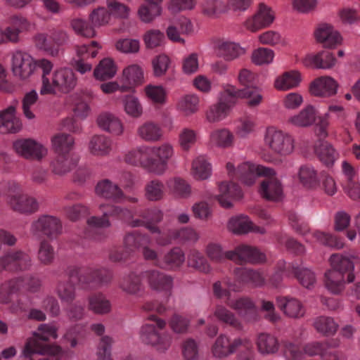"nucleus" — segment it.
Masks as SVG:
<instances>
[{
    "label": "nucleus",
    "instance_id": "42",
    "mask_svg": "<svg viewBox=\"0 0 360 360\" xmlns=\"http://www.w3.org/2000/svg\"><path fill=\"white\" fill-rule=\"evenodd\" d=\"M185 261V255L180 248H173L167 252L162 261L157 262V266L168 270H176L179 269Z\"/></svg>",
    "mask_w": 360,
    "mask_h": 360
},
{
    "label": "nucleus",
    "instance_id": "63",
    "mask_svg": "<svg viewBox=\"0 0 360 360\" xmlns=\"http://www.w3.org/2000/svg\"><path fill=\"white\" fill-rule=\"evenodd\" d=\"M34 44L37 49L45 51L51 56H58L60 49L53 44L51 35L40 33L34 37Z\"/></svg>",
    "mask_w": 360,
    "mask_h": 360
},
{
    "label": "nucleus",
    "instance_id": "64",
    "mask_svg": "<svg viewBox=\"0 0 360 360\" xmlns=\"http://www.w3.org/2000/svg\"><path fill=\"white\" fill-rule=\"evenodd\" d=\"M316 119L315 109L308 105L300 112L290 117V122L298 127H307L312 124Z\"/></svg>",
    "mask_w": 360,
    "mask_h": 360
},
{
    "label": "nucleus",
    "instance_id": "16",
    "mask_svg": "<svg viewBox=\"0 0 360 360\" xmlns=\"http://www.w3.org/2000/svg\"><path fill=\"white\" fill-rule=\"evenodd\" d=\"M234 275L236 281L232 282L229 280L226 282V285L229 288V290L235 292L241 290L243 284L250 283L253 285L259 286L264 282L262 275L252 269L238 267L234 270Z\"/></svg>",
    "mask_w": 360,
    "mask_h": 360
},
{
    "label": "nucleus",
    "instance_id": "56",
    "mask_svg": "<svg viewBox=\"0 0 360 360\" xmlns=\"http://www.w3.org/2000/svg\"><path fill=\"white\" fill-rule=\"evenodd\" d=\"M217 319L236 330L243 329V325L235 314L222 305H217L214 312Z\"/></svg>",
    "mask_w": 360,
    "mask_h": 360
},
{
    "label": "nucleus",
    "instance_id": "33",
    "mask_svg": "<svg viewBox=\"0 0 360 360\" xmlns=\"http://www.w3.org/2000/svg\"><path fill=\"white\" fill-rule=\"evenodd\" d=\"M315 37L326 48L335 47L342 41L339 32L328 24L321 25L315 32Z\"/></svg>",
    "mask_w": 360,
    "mask_h": 360
},
{
    "label": "nucleus",
    "instance_id": "26",
    "mask_svg": "<svg viewBox=\"0 0 360 360\" xmlns=\"http://www.w3.org/2000/svg\"><path fill=\"white\" fill-rule=\"evenodd\" d=\"M219 193L216 195L219 203L225 208L231 207V200L240 199L242 197V190L240 186L232 181H224L219 185Z\"/></svg>",
    "mask_w": 360,
    "mask_h": 360
},
{
    "label": "nucleus",
    "instance_id": "36",
    "mask_svg": "<svg viewBox=\"0 0 360 360\" xmlns=\"http://www.w3.org/2000/svg\"><path fill=\"white\" fill-rule=\"evenodd\" d=\"M15 108L9 106L0 112L1 129L4 133H17L22 127L20 120L15 115Z\"/></svg>",
    "mask_w": 360,
    "mask_h": 360
},
{
    "label": "nucleus",
    "instance_id": "11",
    "mask_svg": "<svg viewBox=\"0 0 360 360\" xmlns=\"http://www.w3.org/2000/svg\"><path fill=\"white\" fill-rule=\"evenodd\" d=\"M251 347L252 342L247 338L231 339L226 335L221 334L216 339L211 350L214 357L224 359L240 349H249Z\"/></svg>",
    "mask_w": 360,
    "mask_h": 360
},
{
    "label": "nucleus",
    "instance_id": "49",
    "mask_svg": "<svg viewBox=\"0 0 360 360\" xmlns=\"http://www.w3.org/2000/svg\"><path fill=\"white\" fill-rule=\"evenodd\" d=\"M39 69L41 71V87L40 89V94L43 91H50V80L51 79L52 73L51 71L53 68V65L51 61L46 58H41L34 60V70L36 68Z\"/></svg>",
    "mask_w": 360,
    "mask_h": 360
},
{
    "label": "nucleus",
    "instance_id": "14",
    "mask_svg": "<svg viewBox=\"0 0 360 360\" xmlns=\"http://www.w3.org/2000/svg\"><path fill=\"white\" fill-rule=\"evenodd\" d=\"M77 84V79L73 71L70 68H60L56 69L50 80L51 90L43 91L41 95L54 94L56 91L68 93L73 89Z\"/></svg>",
    "mask_w": 360,
    "mask_h": 360
},
{
    "label": "nucleus",
    "instance_id": "10",
    "mask_svg": "<svg viewBox=\"0 0 360 360\" xmlns=\"http://www.w3.org/2000/svg\"><path fill=\"white\" fill-rule=\"evenodd\" d=\"M8 202L13 210L20 213L32 214L39 209L37 200L23 194L20 184L15 182L8 184Z\"/></svg>",
    "mask_w": 360,
    "mask_h": 360
},
{
    "label": "nucleus",
    "instance_id": "55",
    "mask_svg": "<svg viewBox=\"0 0 360 360\" xmlns=\"http://www.w3.org/2000/svg\"><path fill=\"white\" fill-rule=\"evenodd\" d=\"M316 330L324 336L333 335L338 330V325L335 320L329 316H319L314 321Z\"/></svg>",
    "mask_w": 360,
    "mask_h": 360
},
{
    "label": "nucleus",
    "instance_id": "23",
    "mask_svg": "<svg viewBox=\"0 0 360 360\" xmlns=\"http://www.w3.org/2000/svg\"><path fill=\"white\" fill-rule=\"evenodd\" d=\"M95 193L98 197L115 203L123 202V198H125V193L120 186L108 179H102L96 184Z\"/></svg>",
    "mask_w": 360,
    "mask_h": 360
},
{
    "label": "nucleus",
    "instance_id": "43",
    "mask_svg": "<svg viewBox=\"0 0 360 360\" xmlns=\"http://www.w3.org/2000/svg\"><path fill=\"white\" fill-rule=\"evenodd\" d=\"M256 344L262 354H276L280 347L278 338L272 334L261 333L257 335Z\"/></svg>",
    "mask_w": 360,
    "mask_h": 360
},
{
    "label": "nucleus",
    "instance_id": "22",
    "mask_svg": "<svg viewBox=\"0 0 360 360\" xmlns=\"http://www.w3.org/2000/svg\"><path fill=\"white\" fill-rule=\"evenodd\" d=\"M98 127L113 136L120 137L125 133V127L122 120L115 114L104 112L96 120Z\"/></svg>",
    "mask_w": 360,
    "mask_h": 360
},
{
    "label": "nucleus",
    "instance_id": "30",
    "mask_svg": "<svg viewBox=\"0 0 360 360\" xmlns=\"http://www.w3.org/2000/svg\"><path fill=\"white\" fill-rule=\"evenodd\" d=\"M338 83L329 76H322L316 79L310 86L311 94L316 96L329 97L337 92Z\"/></svg>",
    "mask_w": 360,
    "mask_h": 360
},
{
    "label": "nucleus",
    "instance_id": "41",
    "mask_svg": "<svg viewBox=\"0 0 360 360\" xmlns=\"http://www.w3.org/2000/svg\"><path fill=\"white\" fill-rule=\"evenodd\" d=\"M87 301L89 310L95 314L104 315L111 311V302L102 292H95L90 295Z\"/></svg>",
    "mask_w": 360,
    "mask_h": 360
},
{
    "label": "nucleus",
    "instance_id": "35",
    "mask_svg": "<svg viewBox=\"0 0 360 360\" xmlns=\"http://www.w3.org/2000/svg\"><path fill=\"white\" fill-rule=\"evenodd\" d=\"M77 164V160L72 154H56L50 163L51 172L63 176L70 172Z\"/></svg>",
    "mask_w": 360,
    "mask_h": 360
},
{
    "label": "nucleus",
    "instance_id": "46",
    "mask_svg": "<svg viewBox=\"0 0 360 360\" xmlns=\"http://www.w3.org/2000/svg\"><path fill=\"white\" fill-rule=\"evenodd\" d=\"M210 141L212 145L226 148L233 146L234 135L226 128L215 129L210 134Z\"/></svg>",
    "mask_w": 360,
    "mask_h": 360
},
{
    "label": "nucleus",
    "instance_id": "60",
    "mask_svg": "<svg viewBox=\"0 0 360 360\" xmlns=\"http://www.w3.org/2000/svg\"><path fill=\"white\" fill-rule=\"evenodd\" d=\"M298 179L300 182L307 188H313L319 182L317 171L309 165H302L300 167Z\"/></svg>",
    "mask_w": 360,
    "mask_h": 360
},
{
    "label": "nucleus",
    "instance_id": "28",
    "mask_svg": "<svg viewBox=\"0 0 360 360\" xmlns=\"http://www.w3.org/2000/svg\"><path fill=\"white\" fill-rule=\"evenodd\" d=\"M229 229L237 234L254 232L259 234L265 233V229L254 224L248 216L239 215L230 219L228 224Z\"/></svg>",
    "mask_w": 360,
    "mask_h": 360
},
{
    "label": "nucleus",
    "instance_id": "29",
    "mask_svg": "<svg viewBox=\"0 0 360 360\" xmlns=\"http://www.w3.org/2000/svg\"><path fill=\"white\" fill-rule=\"evenodd\" d=\"M151 289L158 291H169L173 286V278L158 270H148L143 273Z\"/></svg>",
    "mask_w": 360,
    "mask_h": 360
},
{
    "label": "nucleus",
    "instance_id": "52",
    "mask_svg": "<svg viewBox=\"0 0 360 360\" xmlns=\"http://www.w3.org/2000/svg\"><path fill=\"white\" fill-rule=\"evenodd\" d=\"M56 292L62 302L72 303L76 297L75 284L71 281H58Z\"/></svg>",
    "mask_w": 360,
    "mask_h": 360
},
{
    "label": "nucleus",
    "instance_id": "38",
    "mask_svg": "<svg viewBox=\"0 0 360 360\" xmlns=\"http://www.w3.org/2000/svg\"><path fill=\"white\" fill-rule=\"evenodd\" d=\"M150 243V237L138 230L127 232L123 238L124 247L128 248L131 254L136 250L142 249L143 246L148 245Z\"/></svg>",
    "mask_w": 360,
    "mask_h": 360
},
{
    "label": "nucleus",
    "instance_id": "57",
    "mask_svg": "<svg viewBox=\"0 0 360 360\" xmlns=\"http://www.w3.org/2000/svg\"><path fill=\"white\" fill-rule=\"evenodd\" d=\"M292 274L304 288H309L316 282V276L309 269L300 267L292 263L291 266Z\"/></svg>",
    "mask_w": 360,
    "mask_h": 360
},
{
    "label": "nucleus",
    "instance_id": "19",
    "mask_svg": "<svg viewBox=\"0 0 360 360\" xmlns=\"http://www.w3.org/2000/svg\"><path fill=\"white\" fill-rule=\"evenodd\" d=\"M15 151L25 159L40 160L47 154V149L31 139H18L13 143Z\"/></svg>",
    "mask_w": 360,
    "mask_h": 360
},
{
    "label": "nucleus",
    "instance_id": "6",
    "mask_svg": "<svg viewBox=\"0 0 360 360\" xmlns=\"http://www.w3.org/2000/svg\"><path fill=\"white\" fill-rule=\"evenodd\" d=\"M30 234L38 240L57 239L63 233V223L60 218L50 214L40 215L30 228Z\"/></svg>",
    "mask_w": 360,
    "mask_h": 360
},
{
    "label": "nucleus",
    "instance_id": "58",
    "mask_svg": "<svg viewBox=\"0 0 360 360\" xmlns=\"http://www.w3.org/2000/svg\"><path fill=\"white\" fill-rule=\"evenodd\" d=\"M117 71L113 60L106 58L100 61L94 71V75L97 79L106 80L114 77Z\"/></svg>",
    "mask_w": 360,
    "mask_h": 360
},
{
    "label": "nucleus",
    "instance_id": "15",
    "mask_svg": "<svg viewBox=\"0 0 360 360\" xmlns=\"http://www.w3.org/2000/svg\"><path fill=\"white\" fill-rule=\"evenodd\" d=\"M173 153V148L169 143L149 147L150 172L158 175L163 174L167 167L168 160Z\"/></svg>",
    "mask_w": 360,
    "mask_h": 360
},
{
    "label": "nucleus",
    "instance_id": "17",
    "mask_svg": "<svg viewBox=\"0 0 360 360\" xmlns=\"http://www.w3.org/2000/svg\"><path fill=\"white\" fill-rule=\"evenodd\" d=\"M134 215L141 219H134L129 221V226L131 227L145 226L151 233L159 231V227L155 225L160 222L163 218V212L158 207L144 209L136 212Z\"/></svg>",
    "mask_w": 360,
    "mask_h": 360
},
{
    "label": "nucleus",
    "instance_id": "47",
    "mask_svg": "<svg viewBox=\"0 0 360 360\" xmlns=\"http://www.w3.org/2000/svg\"><path fill=\"white\" fill-rule=\"evenodd\" d=\"M17 281V289L30 293H35L39 291L41 286V280L34 274H26L13 278Z\"/></svg>",
    "mask_w": 360,
    "mask_h": 360
},
{
    "label": "nucleus",
    "instance_id": "53",
    "mask_svg": "<svg viewBox=\"0 0 360 360\" xmlns=\"http://www.w3.org/2000/svg\"><path fill=\"white\" fill-rule=\"evenodd\" d=\"M314 150L320 161L327 166L332 165L338 158V153L328 142H320Z\"/></svg>",
    "mask_w": 360,
    "mask_h": 360
},
{
    "label": "nucleus",
    "instance_id": "37",
    "mask_svg": "<svg viewBox=\"0 0 360 360\" xmlns=\"http://www.w3.org/2000/svg\"><path fill=\"white\" fill-rule=\"evenodd\" d=\"M9 26L6 27L8 41L17 42L20 33L29 30L30 23L27 19L20 15H14L8 20Z\"/></svg>",
    "mask_w": 360,
    "mask_h": 360
},
{
    "label": "nucleus",
    "instance_id": "62",
    "mask_svg": "<svg viewBox=\"0 0 360 360\" xmlns=\"http://www.w3.org/2000/svg\"><path fill=\"white\" fill-rule=\"evenodd\" d=\"M199 98L195 94H188L180 98L177 103V109L188 116L197 112L199 110Z\"/></svg>",
    "mask_w": 360,
    "mask_h": 360
},
{
    "label": "nucleus",
    "instance_id": "9",
    "mask_svg": "<svg viewBox=\"0 0 360 360\" xmlns=\"http://www.w3.org/2000/svg\"><path fill=\"white\" fill-rule=\"evenodd\" d=\"M264 141L266 146L281 156L290 155L295 148L293 137L274 127L266 129Z\"/></svg>",
    "mask_w": 360,
    "mask_h": 360
},
{
    "label": "nucleus",
    "instance_id": "18",
    "mask_svg": "<svg viewBox=\"0 0 360 360\" xmlns=\"http://www.w3.org/2000/svg\"><path fill=\"white\" fill-rule=\"evenodd\" d=\"M227 256L229 260L240 264L247 262L260 263L266 259L265 255L257 248L244 244L237 246L233 250L228 251Z\"/></svg>",
    "mask_w": 360,
    "mask_h": 360
},
{
    "label": "nucleus",
    "instance_id": "44",
    "mask_svg": "<svg viewBox=\"0 0 360 360\" xmlns=\"http://www.w3.org/2000/svg\"><path fill=\"white\" fill-rule=\"evenodd\" d=\"M145 1L146 3L139 8L138 15L141 21L149 23L160 15L162 0H145Z\"/></svg>",
    "mask_w": 360,
    "mask_h": 360
},
{
    "label": "nucleus",
    "instance_id": "7",
    "mask_svg": "<svg viewBox=\"0 0 360 360\" xmlns=\"http://www.w3.org/2000/svg\"><path fill=\"white\" fill-rule=\"evenodd\" d=\"M242 95L233 87H226L217 103L210 105L205 111V119L210 123L219 122L225 119L235 105L237 96Z\"/></svg>",
    "mask_w": 360,
    "mask_h": 360
},
{
    "label": "nucleus",
    "instance_id": "54",
    "mask_svg": "<svg viewBox=\"0 0 360 360\" xmlns=\"http://www.w3.org/2000/svg\"><path fill=\"white\" fill-rule=\"evenodd\" d=\"M218 54L226 60H232L244 53V50L237 44L228 41H219Z\"/></svg>",
    "mask_w": 360,
    "mask_h": 360
},
{
    "label": "nucleus",
    "instance_id": "5",
    "mask_svg": "<svg viewBox=\"0 0 360 360\" xmlns=\"http://www.w3.org/2000/svg\"><path fill=\"white\" fill-rule=\"evenodd\" d=\"M148 320L151 323H145L141 328V341L155 347L159 352H165L169 349L172 341L171 335L165 330V321L153 314L148 316Z\"/></svg>",
    "mask_w": 360,
    "mask_h": 360
},
{
    "label": "nucleus",
    "instance_id": "24",
    "mask_svg": "<svg viewBox=\"0 0 360 360\" xmlns=\"http://www.w3.org/2000/svg\"><path fill=\"white\" fill-rule=\"evenodd\" d=\"M226 304L248 321L256 319L257 308L253 301L248 297H240L237 299L228 298Z\"/></svg>",
    "mask_w": 360,
    "mask_h": 360
},
{
    "label": "nucleus",
    "instance_id": "20",
    "mask_svg": "<svg viewBox=\"0 0 360 360\" xmlns=\"http://www.w3.org/2000/svg\"><path fill=\"white\" fill-rule=\"evenodd\" d=\"M12 70L21 79L30 77L34 71V59L23 51H15L12 56Z\"/></svg>",
    "mask_w": 360,
    "mask_h": 360
},
{
    "label": "nucleus",
    "instance_id": "2",
    "mask_svg": "<svg viewBox=\"0 0 360 360\" xmlns=\"http://www.w3.org/2000/svg\"><path fill=\"white\" fill-rule=\"evenodd\" d=\"M102 216H93L87 219L88 228L85 236L95 241H101L107 238L108 233L103 229L111 226L110 218L129 221L134 218V211L131 209L117 205L116 203L103 202L98 206Z\"/></svg>",
    "mask_w": 360,
    "mask_h": 360
},
{
    "label": "nucleus",
    "instance_id": "45",
    "mask_svg": "<svg viewBox=\"0 0 360 360\" xmlns=\"http://www.w3.org/2000/svg\"><path fill=\"white\" fill-rule=\"evenodd\" d=\"M51 143L56 154H71L75 140L70 134L60 132L51 138Z\"/></svg>",
    "mask_w": 360,
    "mask_h": 360
},
{
    "label": "nucleus",
    "instance_id": "32",
    "mask_svg": "<svg viewBox=\"0 0 360 360\" xmlns=\"http://www.w3.org/2000/svg\"><path fill=\"white\" fill-rule=\"evenodd\" d=\"M124 161L133 166H141L150 172L149 147L140 146L129 150L124 157Z\"/></svg>",
    "mask_w": 360,
    "mask_h": 360
},
{
    "label": "nucleus",
    "instance_id": "51",
    "mask_svg": "<svg viewBox=\"0 0 360 360\" xmlns=\"http://www.w3.org/2000/svg\"><path fill=\"white\" fill-rule=\"evenodd\" d=\"M212 167L205 156L200 155L192 162L191 174L195 179L204 180L211 175Z\"/></svg>",
    "mask_w": 360,
    "mask_h": 360
},
{
    "label": "nucleus",
    "instance_id": "39",
    "mask_svg": "<svg viewBox=\"0 0 360 360\" xmlns=\"http://www.w3.org/2000/svg\"><path fill=\"white\" fill-rule=\"evenodd\" d=\"M192 29L191 21L185 17H181L167 27V34L171 41L184 44V39L180 37V34H188Z\"/></svg>",
    "mask_w": 360,
    "mask_h": 360
},
{
    "label": "nucleus",
    "instance_id": "40",
    "mask_svg": "<svg viewBox=\"0 0 360 360\" xmlns=\"http://www.w3.org/2000/svg\"><path fill=\"white\" fill-rule=\"evenodd\" d=\"M143 78V72L139 65H129L123 70V84L121 90L122 91L131 90L135 86L142 82Z\"/></svg>",
    "mask_w": 360,
    "mask_h": 360
},
{
    "label": "nucleus",
    "instance_id": "59",
    "mask_svg": "<svg viewBox=\"0 0 360 360\" xmlns=\"http://www.w3.org/2000/svg\"><path fill=\"white\" fill-rule=\"evenodd\" d=\"M56 251L53 246L46 239L41 240L37 252L38 261L43 265H51L55 260Z\"/></svg>",
    "mask_w": 360,
    "mask_h": 360
},
{
    "label": "nucleus",
    "instance_id": "1",
    "mask_svg": "<svg viewBox=\"0 0 360 360\" xmlns=\"http://www.w3.org/2000/svg\"><path fill=\"white\" fill-rule=\"evenodd\" d=\"M228 174L232 179L239 180L244 184L251 186L258 176H264L261 182V195L269 200H278L283 194L280 181L276 176L275 171L269 167L250 162H243L236 169L231 162L226 164Z\"/></svg>",
    "mask_w": 360,
    "mask_h": 360
},
{
    "label": "nucleus",
    "instance_id": "13",
    "mask_svg": "<svg viewBox=\"0 0 360 360\" xmlns=\"http://www.w3.org/2000/svg\"><path fill=\"white\" fill-rule=\"evenodd\" d=\"M285 354L288 360H306L304 355L309 356H320L321 358L326 354L329 345L327 342H311L306 344L302 349L298 345L290 341L283 342Z\"/></svg>",
    "mask_w": 360,
    "mask_h": 360
},
{
    "label": "nucleus",
    "instance_id": "61",
    "mask_svg": "<svg viewBox=\"0 0 360 360\" xmlns=\"http://www.w3.org/2000/svg\"><path fill=\"white\" fill-rule=\"evenodd\" d=\"M163 183L158 179L148 182L144 188L145 197L149 201L161 200L165 193Z\"/></svg>",
    "mask_w": 360,
    "mask_h": 360
},
{
    "label": "nucleus",
    "instance_id": "12",
    "mask_svg": "<svg viewBox=\"0 0 360 360\" xmlns=\"http://www.w3.org/2000/svg\"><path fill=\"white\" fill-rule=\"evenodd\" d=\"M255 74L247 69L240 70L238 75V82L244 88L238 89L236 86L229 85L226 87H233L237 91L242 93V95L237 96L238 98H246L247 104L250 107L258 105L262 101V96L258 88L255 86Z\"/></svg>",
    "mask_w": 360,
    "mask_h": 360
},
{
    "label": "nucleus",
    "instance_id": "25",
    "mask_svg": "<svg viewBox=\"0 0 360 360\" xmlns=\"http://www.w3.org/2000/svg\"><path fill=\"white\" fill-rule=\"evenodd\" d=\"M278 307L283 314L291 319H300L306 313L303 304L297 298L290 297H278L276 298Z\"/></svg>",
    "mask_w": 360,
    "mask_h": 360
},
{
    "label": "nucleus",
    "instance_id": "48",
    "mask_svg": "<svg viewBox=\"0 0 360 360\" xmlns=\"http://www.w3.org/2000/svg\"><path fill=\"white\" fill-rule=\"evenodd\" d=\"M139 136L146 141L155 142L159 141L162 131L160 127L153 122H146L137 129Z\"/></svg>",
    "mask_w": 360,
    "mask_h": 360
},
{
    "label": "nucleus",
    "instance_id": "50",
    "mask_svg": "<svg viewBox=\"0 0 360 360\" xmlns=\"http://www.w3.org/2000/svg\"><path fill=\"white\" fill-rule=\"evenodd\" d=\"M301 82L299 72L292 70L284 72L275 81V86L278 90L286 91L298 86Z\"/></svg>",
    "mask_w": 360,
    "mask_h": 360
},
{
    "label": "nucleus",
    "instance_id": "8",
    "mask_svg": "<svg viewBox=\"0 0 360 360\" xmlns=\"http://www.w3.org/2000/svg\"><path fill=\"white\" fill-rule=\"evenodd\" d=\"M32 266V257L26 251L13 249L0 256V274L4 271L11 273L27 271Z\"/></svg>",
    "mask_w": 360,
    "mask_h": 360
},
{
    "label": "nucleus",
    "instance_id": "31",
    "mask_svg": "<svg viewBox=\"0 0 360 360\" xmlns=\"http://www.w3.org/2000/svg\"><path fill=\"white\" fill-rule=\"evenodd\" d=\"M88 149L94 156L107 157L112 150V140L104 134L94 135L89 142Z\"/></svg>",
    "mask_w": 360,
    "mask_h": 360
},
{
    "label": "nucleus",
    "instance_id": "21",
    "mask_svg": "<svg viewBox=\"0 0 360 360\" xmlns=\"http://www.w3.org/2000/svg\"><path fill=\"white\" fill-rule=\"evenodd\" d=\"M118 287L126 295L135 297H141L145 291L141 276L134 271L120 278Z\"/></svg>",
    "mask_w": 360,
    "mask_h": 360
},
{
    "label": "nucleus",
    "instance_id": "3",
    "mask_svg": "<svg viewBox=\"0 0 360 360\" xmlns=\"http://www.w3.org/2000/svg\"><path fill=\"white\" fill-rule=\"evenodd\" d=\"M358 258L353 255L333 254L330 257L331 269L325 273V286L333 294L340 293L345 288L346 281L345 275L347 274V283L354 281L353 273L354 263Z\"/></svg>",
    "mask_w": 360,
    "mask_h": 360
},
{
    "label": "nucleus",
    "instance_id": "27",
    "mask_svg": "<svg viewBox=\"0 0 360 360\" xmlns=\"http://www.w3.org/2000/svg\"><path fill=\"white\" fill-rule=\"evenodd\" d=\"M274 20V14L271 9L265 4H260L257 13L246 21L245 25L249 30L256 32L270 25Z\"/></svg>",
    "mask_w": 360,
    "mask_h": 360
},
{
    "label": "nucleus",
    "instance_id": "34",
    "mask_svg": "<svg viewBox=\"0 0 360 360\" xmlns=\"http://www.w3.org/2000/svg\"><path fill=\"white\" fill-rule=\"evenodd\" d=\"M336 59L328 51H322L316 54H309L302 60L306 67L320 69H330L335 63Z\"/></svg>",
    "mask_w": 360,
    "mask_h": 360
},
{
    "label": "nucleus",
    "instance_id": "4",
    "mask_svg": "<svg viewBox=\"0 0 360 360\" xmlns=\"http://www.w3.org/2000/svg\"><path fill=\"white\" fill-rule=\"evenodd\" d=\"M68 280L72 278H77V283L81 288L86 290H92L110 284L113 278L112 271L104 266L80 267L77 265H70L66 270Z\"/></svg>",
    "mask_w": 360,
    "mask_h": 360
}]
</instances>
